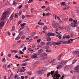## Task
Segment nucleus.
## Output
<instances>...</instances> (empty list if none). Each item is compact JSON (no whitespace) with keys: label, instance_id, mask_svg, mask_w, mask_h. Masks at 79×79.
Returning <instances> with one entry per match:
<instances>
[{"label":"nucleus","instance_id":"1","mask_svg":"<svg viewBox=\"0 0 79 79\" xmlns=\"http://www.w3.org/2000/svg\"><path fill=\"white\" fill-rule=\"evenodd\" d=\"M63 66V65L62 64H60L58 65L57 66V68L58 69H60Z\"/></svg>","mask_w":79,"mask_h":79},{"label":"nucleus","instance_id":"2","mask_svg":"<svg viewBox=\"0 0 79 79\" xmlns=\"http://www.w3.org/2000/svg\"><path fill=\"white\" fill-rule=\"evenodd\" d=\"M71 25L72 27H77V23H72L71 24Z\"/></svg>","mask_w":79,"mask_h":79},{"label":"nucleus","instance_id":"3","mask_svg":"<svg viewBox=\"0 0 79 79\" xmlns=\"http://www.w3.org/2000/svg\"><path fill=\"white\" fill-rule=\"evenodd\" d=\"M79 65H77L74 69L75 73H77L78 72V70H79Z\"/></svg>","mask_w":79,"mask_h":79},{"label":"nucleus","instance_id":"4","mask_svg":"<svg viewBox=\"0 0 79 79\" xmlns=\"http://www.w3.org/2000/svg\"><path fill=\"white\" fill-rule=\"evenodd\" d=\"M6 18V16L2 14L1 18V21H3V20H4V19H5Z\"/></svg>","mask_w":79,"mask_h":79},{"label":"nucleus","instance_id":"5","mask_svg":"<svg viewBox=\"0 0 79 79\" xmlns=\"http://www.w3.org/2000/svg\"><path fill=\"white\" fill-rule=\"evenodd\" d=\"M43 16H50V15H52V14L50 13H46L45 14V13H44L43 14Z\"/></svg>","mask_w":79,"mask_h":79},{"label":"nucleus","instance_id":"6","mask_svg":"<svg viewBox=\"0 0 79 79\" xmlns=\"http://www.w3.org/2000/svg\"><path fill=\"white\" fill-rule=\"evenodd\" d=\"M54 28L56 29V31H58V27L57 26V23H55L54 25Z\"/></svg>","mask_w":79,"mask_h":79},{"label":"nucleus","instance_id":"7","mask_svg":"<svg viewBox=\"0 0 79 79\" xmlns=\"http://www.w3.org/2000/svg\"><path fill=\"white\" fill-rule=\"evenodd\" d=\"M73 55H79V52L78 51H74L73 52Z\"/></svg>","mask_w":79,"mask_h":79},{"label":"nucleus","instance_id":"8","mask_svg":"<svg viewBox=\"0 0 79 79\" xmlns=\"http://www.w3.org/2000/svg\"><path fill=\"white\" fill-rule=\"evenodd\" d=\"M14 14H12L11 16H10V22H11V21L12 20H13V18H14Z\"/></svg>","mask_w":79,"mask_h":79},{"label":"nucleus","instance_id":"9","mask_svg":"<svg viewBox=\"0 0 79 79\" xmlns=\"http://www.w3.org/2000/svg\"><path fill=\"white\" fill-rule=\"evenodd\" d=\"M37 73L38 74H42L44 73V72L42 71H38L37 72Z\"/></svg>","mask_w":79,"mask_h":79},{"label":"nucleus","instance_id":"10","mask_svg":"<svg viewBox=\"0 0 79 79\" xmlns=\"http://www.w3.org/2000/svg\"><path fill=\"white\" fill-rule=\"evenodd\" d=\"M4 24H5V22H1L0 23V28H1L3 25H4Z\"/></svg>","mask_w":79,"mask_h":79},{"label":"nucleus","instance_id":"11","mask_svg":"<svg viewBox=\"0 0 79 79\" xmlns=\"http://www.w3.org/2000/svg\"><path fill=\"white\" fill-rule=\"evenodd\" d=\"M3 15H5V16H6V15H9V12L8 11H6L5 12H4L3 14Z\"/></svg>","mask_w":79,"mask_h":79},{"label":"nucleus","instance_id":"12","mask_svg":"<svg viewBox=\"0 0 79 79\" xmlns=\"http://www.w3.org/2000/svg\"><path fill=\"white\" fill-rule=\"evenodd\" d=\"M11 52L13 53H18V51L16 50H11Z\"/></svg>","mask_w":79,"mask_h":79},{"label":"nucleus","instance_id":"13","mask_svg":"<svg viewBox=\"0 0 79 79\" xmlns=\"http://www.w3.org/2000/svg\"><path fill=\"white\" fill-rule=\"evenodd\" d=\"M37 55L36 54L33 55L32 56H31V58H37Z\"/></svg>","mask_w":79,"mask_h":79},{"label":"nucleus","instance_id":"14","mask_svg":"<svg viewBox=\"0 0 79 79\" xmlns=\"http://www.w3.org/2000/svg\"><path fill=\"white\" fill-rule=\"evenodd\" d=\"M46 52H47L50 53V52H52V50L51 49H46Z\"/></svg>","mask_w":79,"mask_h":79},{"label":"nucleus","instance_id":"15","mask_svg":"<svg viewBox=\"0 0 79 79\" xmlns=\"http://www.w3.org/2000/svg\"><path fill=\"white\" fill-rule=\"evenodd\" d=\"M62 56V54H61L58 57V60H60V59H61V56Z\"/></svg>","mask_w":79,"mask_h":79},{"label":"nucleus","instance_id":"16","mask_svg":"<svg viewBox=\"0 0 79 79\" xmlns=\"http://www.w3.org/2000/svg\"><path fill=\"white\" fill-rule=\"evenodd\" d=\"M41 56L43 57L44 56H47V54L45 53H43L42 54Z\"/></svg>","mask_w":79,"mask_h":79},{"label":"nucleus","instance_id":"17","mask_svg":"<svg viewBox=\"0 0 79 79\" xmlns=\"http://www.w3.org/2000/svg\"><path fill=\"white\" fill-rule=\"evenodd\" d=\"M65 29L67 31H70V28H69V27H65Z\"/></svg>","mask_w":79,"mask_h":79},{"label":"nucleus","instance_id":"18","mask_svg":"<svg viewBox=\"0 0 79 79\" xmlns=\"http://www.w3.org/2000/svg\"><path fill=\"white\" fill-rule=\"evenodd\" d=\"M38 53H42L43 52V50L40 49L38 51Z\"/></svg>","mask_w":79,"mask_h":79},{"label":"nucleus","instance_id":"19","mask_svg":"<svg viewBox=\"0 0 79 79\" xmlns=\"http://www.w3.org/2000/svg\"><path fill=\"white\" fill-rule=\"evenodd\" d=\"M69 69V68L68 67H65L64 69V71H68Z\"/></svg>","mask_w":79,"mask_h":79},{"label":"nucleus","instance_id":"20","mask_svg":"<svg viewBox=\"0 0 79 79\" xmlns=\"http://www.w3.org/2000/svg\"><path fill=\"white\" fill-rule=\"evenodd\" d=\"M42 69L43 71H46L47 69V68L45 67H44L43 68H42Z\"/></svg>","mask_w":79,"mask_h":79},{"label":"nucleus","instance_id":"21","mask_svg":"<svg viewBox=\"0 0 79 79\" xmlns=\"http://www.w3.org/2000/svg\"><path fill=\"white\" fill-rule=\"evenodd\" d=\"M44 48H45V49H49L50 48V47L47 45H46L44 47Z\"/></svg>","mask_w":79,"mask_h":79},{"label":"nucleus","instance_id":"22","mask_svg":"<svg viewBox=\"0 0 79 79\" xmlns=\"http://www.w3.org/2000/svg\"><path fill=\"white\" fill-rule=\"evenodd\" d=\"M26 69H23L22 70H20L19 72L20 73H23V72H24V71H26Z\"/></svg>","mask_w":79,"mask_h":79},{"label":"nucleus","instance_id":"23","mask_svg":"<svg viewBox=\"0 0 79 79\" xmlns=\"http://www.w3.org/2000/svg\"><path fill=\"white\" fill-rule=\"evenodd\" d=\"M47 40L48 42H50V41H51V39L50 37H48L47 38Z\"/></svg>","mask_w":79,"mask_h":79},{"label":"nucleus","instance_id":"24","mask_svg":"<svg viewBox=\"0 0 79 79\" xmlns=\"http://www.w3.org/2000/svg\"><path fill=\"white\" fill-rule=\"evenodd\" d=\"M54 73H55V71H51V73H50V74H51L52 76H53V74Z\"/></svg>","mask_w":79,"mask_h":79},{"label":"nucleus","instance_id":"25","mask_svg":"<svg viewBox=\"0 0 79 79\" xmlns=\"http://www.w3.org/2000/svg\"><path fill=\"white\" fill-rule=\"evenodd\" d=\"M24 32L23 31H20L19 33V35L21 36V35H22L23 34Z\"/></svg>","mask_w":79,"mask_h":79},{"label":"nucleus","instance_id":"26","mask_svg":"<svg viewBox=\"0 0 79 79\" xmlns=\"http://www.w3.org/2000/svg\"><path fill=\"white\" fill-rule=\"evenodd\" d=\"M38 24H39V25H41V26H44V23H39V22L38 23Z\"/></svg>","mask_w":79,"mask_h":79},{"label":"nucleus","instance_id":"27","mask_svg":"<svg viewBox=\"0 0 79 79\" xmlns=\"http://www.w3.org/2000/svg\"><path fill=\"white\" fill-rule=\"evenodd\" d=\"M61 63L60 64H66V62H63V61H62L61 62Z\"/></svg>","mask_w":79,"mask_h":79},{"label":"nucleus","instance_id":"28","mask_svg":"<svg viewBox=\"0 0 79 79\" xmlns=\"http://www.w3.org/2000/svg\"><path fill=\"white\" fill-rule=\"evenodd\" d=\"M66 4V3L64 2H62L61 3V6H64L65 4Z\"/></svg>","mask_w":79,"mask_h":79},{"label":"nucleus","instance_id":"29","mask_svg":"<svg viewBox=\"0 0 79 79\" xmlns=\"http://www.w3.org/2000/svg\"><path fill=\"white\" fill-rule=\"evenodd\" d=\"M19 16V15H18L16 14L15 15V18H18Z\"/></svg>","mask_w":79,"mask_h":79},{"label":"nucleus","instance_id":"30","mask_svg":"<svg viewBox=\"0 0 79 79\" xmlns=\"http://www.w3.org/2000/svg\"><path fill=\"white\" fill-rule=\"evenodd\" d=\"M20 39V37L19 36H18V37H17L15 38V40H19V39Z\"/></svg>","mask_w":79,"mask_h":79},{"label":"nucleus","instance_id":"31","mask_svg":"<svg viewBox=\"0 0 79 79\" xmlns=\"http://www.w3.org/2000/svg\"><path fill=\"white\" fill-rule=\"evenodd\" d=\"M47 27L46 26H44V31H46L47 30Z\"/></svg>","mask_w":79,"mask_h":79},{"label":"nucleus","instance_id":"32","mask_svg":"<svg viewBox=\"0 0 79 79\" xmlns=\"http://www.w3.org/2000/svg\"><path fill=\"white\" fill-rule=\"evenodd\" d=\"M26 24V23H23L21 25V27H23V26H25Z\"/></svg>","mask_w":79,"mask_h":79},{"label":"nucleus","instance_id":"33","mask_svg":"<svg viewBox=\"0 0 79 79\" xmlns=\"http://www.w3.org/2000/svg\"><path fill=\"white\" fill-rule=\"evenodd\" d=\"M3 67L5 69H6V65H4L3 66Z\"/></svg>","mask_w":79,"mask_h":79},{"label":"nucleus","instance_id":"34","mask_svg":"<svg viewBox=\"0 0 79 79\" xmlns=\"http://www.w3.org/2000/svg\"><path fill=\"white\" fill-rule=\"evenodd\" d=\"M65 39H69V38H70V36L69 35L66 36H65Z\"/></svg>","mask_w":79,"mask_h":79},{"label":"nucleus","instance_id":"35","mask_svg":"<svg viewBox=\"0 0 79 79\" xmlns=\"http://www.w3.org/2000/svg\"><path fill=\"white\" fill-rule=\"evenodd\" d=\"M41 44L42 45H45V43L44 42H42L41 43Z\"/></svg>","mask_w":79,"mask_h":79},{"label":"nucleus","instance_id":"36","mask_svg":"<svg viewBox=\"0 0 79 79\" xmlns=\"http://www.w3.org/2000/svg\"><path fill=\"white\" fill-rule=\"evenodd\" d=\"M23 12V10H21L19 12V15H21V13H22V12Z\"/></svg>","mask_w":79,"mask_h":79},{"label":"nucleus","instance_id":"37","mask_svg":"<svg viewBox=\"0 0 79 79\" xmlns=\"http://www.w3.org/2000/svg\"><path fill=\"white\" fill-rule=\"evenodd\" d=\"M76 61H77V60H74L73 61L72 64H74V63H76Z\"/></svg>","mask_w":79,"mask_h":79},{"label":"nucleus","instance_id":"38","mask_svg":"<svg viewBox=\"0 0 79 79\" xmlns=\"http://www.w3.org/2000/svg\"><path fill=\"white\" fill-rule=\"evenodd\" d=\"M52 45H56V43L55 42H52Z\"/></svg>","mask_w":79,"mask_h":79},{"label":"nucleus","instance_id":"39","mask_svg":"<svg viewBox=\"0 0 79 79\" xmlns=\"http://www.w3.org/2000/svg\"><path fill=\"white\" fill-rule=\"evenodd\" d=\"M18 77V74H16L15 75V79H17Z\"/></svg>","mask_w":79,"mask_h":79},{"label":"nucleus","instance_id":"40","mask_svg":"<svg viewBox=\"0 0 79 79\" xmlns=\"http://www.w3.org/2000/svg\"><path fill=\"white\" fill-rule=\"evenodd\" d=\"M60 44H61L60 42H58L56 43V45H60Z\"/></svg>","mask_w":79,"mask_h":79},{"label":"nucleus","instance_id":"41","mask_svg":"<svg viewBox=\"0 0 79 79\" xmlns=\"http://www.w3.org/2000/svg\"><path fill=\"white\" fill-rule=\"evenodd\" d=\"M57 64V62H54L52 64V65H55V64Z\"/></svg>","mask_w":79,"mask_h":79},{"label":"nucleus","instance_id":"42","mask_svg":"<svg viewBox=\"0 0 79 79\" xmlns=\"http://www.w3.org/2000/svg\"><path fill=\"white\" fill-rule=\"evenodd\" d=\"M50 9V7H48L47 9H45V11H48Z\"/></svg>","mask_w":79,"mask_h":79},{"label":"nucleus","instance_id":"43","mask_svg":"<svg viewBox=\"0 0 79 79\" xmlns=\"http://www.w3.org/2000/svg\"><path fill=\"white\" fill-rule=\"evenodd\" d=\"M29 60H30V59H26L25 60H24L23 61H24V62H25V61H29Z\"/></svg>","mask_w":79,"mask_h":79},{"label":"nucleus","instance_id":"44","mask_svg":"<svg viewBox=\"0 0 79 79\" xmlns=\"http://www.w3.org/2000/svg\"><path fill=\"white\" fill-rule=\"evenodd\" d=\"M41 41V39H39L37 40V42L38 43H39V42H40Z\"/></svg>","mask_w":79,"mask_h":79},{"label":"nucleus","instance_id":"45","mask_svg":"<svg viewBox=\"0 0 79 79\" xmlns=\"http://www.w3.org/2000/svg\"><path fill=\"white\" fill-rule=\"evenodd\" d=\"M33 2V0H29V1L28 2V3H31V2Z\"/></svg>","mask_w":79,"mask_h":79},{"label":"nucleus","instance_id":"46","mask_svg":"<svg viewBox=\"0 0 79 79\" xmlns=\"http://www.w3.org/2000/svg\"><path fill=\"white\" fill-rule=\"evenodd\" d=\"M16 45H17L16 44H13V48H15V47H16Z\"/></svg>","mask_w":79,"mask_h":79},{"label":"nucleus","instance_id":"47","mask_svg":"<svg viewBox=\"0 0 79 79\" xmlns=\"http://www.w3.org/2000/svg\"><path fill=\"white\" fill-rule=\"evenodd\" d=\"M25 6L26 9H27L28 8V5L27 4H26Z\"/></svg>","mask_w":79,"mask_h":79},{"label":"nucleus","instance_id":"48","mask_svg":"<svg viewBox=\"0 0 79 79\" xmlns=\"http://www.w3.org/2000/svg\"><path fill=\"white\" fill-rule=\"evenodd\" d=\"M48 37H50V36H51V33H48Z\"/></svg>","mask_w":79,"mask_h":79},{"label":"nucleus","instance_id":"49","mask_svg":"<svg viewBox=\"0 0 79 79\" xmlns=\"http://www.w3.org/2000/svg\"><path fill=\"white\" fill-rule=\"evenodd\" d=\"M26 65H27V64L26 63H23L22 64V66H26Z\"/></svg>","mask_w":79,"mask_h":79},{"label":"nucleus","instance_id":"50","mask_svg":"<svg viewBox=\"0 0 79 79\" xmlns=\"http://www.w3.org/2000/svg\"><path fill=\"white\" fill-rule=\"evenodd\" d=\"M55 60H56V59H53L52 61H51V63H53L54 61H55Z\"/></svg>","mask_w":79,"mask_h":79},{"label":"nucleus","instance_id":"51","mask_svg":"<svg viewBox=\"0 0 79 79\" xmlns=\"http://www.w3.org/2000/svg\"><path fill=\"white\" fill-rule=\"evenodd\" d=\"M20 54H23V55L24 54V52L22 51H20L19 52Z\"/></svg>","mask_w":79,"mask_h":79},{"label":"nucleus","instance_id":"52","mask_svg":"<svg viewBox=\"0 0 79 79\" xmlns=\"http://www.w3.org/2000/svg\"><path fill=\"white\" fill-rule=\"evenodd\" d=\"M51 36H52L53 37V36H54V33H51Z\"/></svg>","mask_w":79,"mask_h":79},{"label":"nucleus","instance_id":"53","mask_svg":"<svg viewBox=\"0 0 79 79\" xmlns=\"http://www.w3.org/2000/svg\"><path fill=\"white\" fill-rule=\"evenodd\" d=\"M40 64L39 62H36L35 63V64Z\"/></svg>","mask_w":79,"mask_h":79},{"label":"nucleus","instance_id":"54","mask_svg":"<svg viewBox=\"0 0 79 79\" xmlns=\"http://www.w3.org/2000/svg\"><path fill=\"white\" fill-rule=\"evenodd\" d=\"M15 29V27H13L12 28V31H14Z\"/></svg>","mask_w":79,"mask_h":79},{"label":"nucleus","instance_id":"55","mask_svg":"<svg viewBox=\"0 0 79 79\" xmlns=\"http://www.w3.org/2000/svg\"><path fill=\"white\" fill-rule=\"evenodd\" d=\"M21 79H24V78H25V77L24 76H21Z\"/></svg>","mask_w":79,"mask_h":79},{"label":"nucleus","instance_id":"56","mask_svg":"<svg viewBox=\"0 0 79 79\" xmlns=\"http://www.w3.org/2000/svg\"><path fill=\"white\" fill-rule=\"evenodd\" d=\"M32 35H35V33L34 32H32Z\"/></svg>","mask_w":79,"mask_h":79},{"label":"nucleus","instance_id":"57","mask_svg":"<svg viewBox=\"0 0 79 79\" xmlns=\"http://www.w3.org/2000/svg\"><path fill=\"white\" fill-rule=\"evenodd\" d=\"M71 41H67V44H71Z\"/></svg>","mask_w":79,"mask_h":79},{"label":"nucleus","instance_id":"58","mask_svg":"<svg viewBox=\"0 0 79 79\" xmlns=\"http://www.w3.org/2000/svg\"><path fill=\"white\" fill-rule=\"evenodd\" d=\"M22 19H24V18H25V16H24V15H22Z\"/></svg>","mask_w":79,"mask_h":79},{"label":"nucleus","instance_id":"59","mask_svg":"<svg viewBox=\"0 0 79 79\" xmlns=\"http://www.w3.org/2000/svg\"><path fill=\"white\" fill-rule=\"evenodd\" d=\"M76 11L77 13H78V14H79V10L77 9L76 10Z\"/></svg>","mask_w":79,"mask_h":79},{"label":"nucleus","instance_id":"60","mask_svg":"<svg viewBox=\"0 0 79 79\" xmlns=\"http://www.w3.org/2000/svg\"><path fill=\"white\" fill-rule=\"evenodd\" d=\"M73 19L72 18L70 19H69V21H73Z\"/></svg>","mask_w":79,"mask_h":79},{"label":"nucleus","instance_id":"61","mask_svg":"<svg viewBox=\"0 0 79 79\" xmlns=\"http://www.w3.org/2000/svg\"><path fill=\"white\" fill-rule=\"evenodd\" d=\"M30 16H31L29 15H26V17H27V18H29L30 17Z\"/></svg>","mask_w":79,"mask_h":79},{"label":"nucleus","instance_id":"62","mask_svg":"<svg viewBox=\"0 0 79 79\" xmlns=\"http://www.w3.org/2000/svg\"><path fill=\"white\" fill-rule=\"evenodd\" d=\"M25 37H26V36H25V35L23 36L22 37V39H24V38H25Z\"/></svg>","mask_w":79,"mask_h":79},{"label":"nucleus","instance_id":"63","mask_svg":"<svg viewBox=\"0 0 79 79\" xmlns=\"http://www.w3.org/2000/svg\"><path fill=\"white\" fill-rule=\"evenodd\" d=\"M42 45H39L38 46V47H42Z\"/></svg>","mask_w":79,"mask_h":79},{"label":"nucleus","instance_id":"64","mask_svg":"<svg viewBox=\"0 0 79 79\" xmlns=\"http://www.w3.org/2000/svg\"><path fill=\"white\" fill-rule=\"evenodd\" d=\"M1 56H3V52L1 53Z\"/></svg>","mask_w":79,"mask_h":79}]
</instances>
